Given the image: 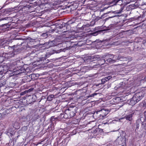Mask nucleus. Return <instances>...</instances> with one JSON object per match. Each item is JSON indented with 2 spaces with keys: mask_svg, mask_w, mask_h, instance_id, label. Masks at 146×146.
Returning <instances> with one entry per match:
<instances>
[{
  "mask_svg": "<svg viewBox=\"0 0 146 146\" xmlns=\"http://www.w3.org/2000/svg\"><path fill=\"white\" fill-rule=\"evenodd\" d=\"M124 0V1H126V0Z\"/></svg>",
  "mask_w": 146,
  "mask_h": 146,
  "instance_id": "f704fd0d",
  "label": "nucleus"
},
{
  "mask_svg": "<svg viewBox=\"0 0 146 146\" xmlns=\"http://www.w3.org/2000/svg\"><path fill=\"white\" fill-rule=\"evenodd\" d=\"M133 114V113H131L129 115H126L124 117V118L127 120L131 121L132 119V117Z\"/></svg>",
  "mask_w": 146,
  "mask_h": 146,
  "instance_id": "9d476101",
  "label": "nucleus"
},
{
  "mask_svg": "<svg viewBox=\"0 0 146 146\" xmlns=\"http://www.w3.org/2000/svg\"><path fill=\"white\" fill-rule=\"evenodd\" d=\"M75 114V113L73 111L69 109L66 110L65 111L64 115H67L68 118H70L73 117Z\"/></svg>",
  "mask_w": 146,
  "mask_h": 146,
  "instance_id": "20e7f679",
  "label": "nucleus"
},
{
  "mask_svg": "<svg viewBox=\"0 0 146 146\" xmlns=\"http://www.w3.org/2000/svg\"><path fill=\"white\" fill-rule=\"evenodd\" d=\"M54 96L53 95H49L47 97V100L48 101H51L52 100V98Z\"/></svg>",
  "mask_w": 146,
  "mask_h": 146,
  "instance_id": "f3484780",
  "label": "nucleus"
},
{
  "mask_svg": "<svg viewBox=\"0 0 146 146\" xmlns=\"http://www.w3.org/2000/svg\"><path fill=\"white\" fill-rule=\"evenodd\" d=\"M144 44L145 45H146V41H145V42L144 43Z\"/></svg>",
  "mask_w": 146,
  "mask_h": 146,
  "instance_id": "2f4dec72",
  "label": "nucleus"
},
{
  "mask_svg": "<svg viewBox=\"0 0 146 146\" xmlns=\"http://www.w3.org/2000/svg\"><path fill=\"white\" fill-rule=\"evenodd\" d=\"M45 55H42V57H41L40 58V60H44V59H45Z\"/></svg>",
  "mask_w": 146,
  "mask_h": 146,
  "instance_id": "4be33fe9",
  "label": "nucleus"
},
{
  "mask_svg": "<svg viewBox=\"0 0 146 146\" xmlns=\"http://www.w3.org/2000/svg\"><path fill=\"white\" fill-rule=\"evenodd\" d=\"M134 96L137 99H139L140 101L144 97V94L143 92H141L136 93Z\"/></svg>",
  "mask_w": 146,
  "mask_h": 146,
  "instance_id": "6e6552de",
  "label": "nucleus"
},
{
  "mask_svg": "<svg viewBox=\"0 0 146 146\" xmlns=\"http://www.w3.org/2000/svg\"><path fill=\"white\" fill-rule=\"evenodd\" d=\"M130 2H129V1H127L126 2V3L125 4H129V3Z\"/></svg>",
  "mask_w": 146,
  "mask_h": 146,
  "instance_id": "c85d7f7f",
  "label": "nucleus"
},
{
  "mask_svg": "<svg viewBox=\"0 0 146 146\" xmlns=\"http://www.w3.org/2000/svg\"><path fill=\"white\" fill-rule=\"evenodd\" d=\"M125 133L123 131L120 133V136L117 137L116 140V141L119 145L121 146H126V138L125 137Z\"/></svg>",
  "mask_w": 146,
  "mask_h": 146,
  "instance_id": "f03ea898",
  "label": "nucleus"
},
{
  "mask_svg": "<svg viewBox=\"0 0 146 146\" xmlns=\"http://www.w3.org/2000/svg\"><path fill=\"white\" fill-rule=\"evenodd\" d=\"M4 54L5 53H4L2 51L0 52V57L3 58H3H4Z\"/></svg>",
  "mask_w": 146,
  "mask_h": 146,
  "instance_id": "6ab92c4d",
  "label": "nucleus"
},
{
  "mask_svg": "<svg viewBox=\"0 0 146 146\" xmlns=\"http://www.w3.org/2000/svg\"><path fill=\"white\" fill-rule=\"evenodd\" d=\"M99 58V57L98 56H96L95 57H94V58L95 59H96V58H97V60H98Z\"/></svg>",
  "mask_w": 146,
  "mask_h": 146,
  "instance_id": "a878e982",
  "label": "nucleus"
},
{
  "mask_svg": "<svg viewBox=\"0 0 146 146\" xmlns=\"http://www.w3.org/2000/svg\"><path fill=\"white\" fill-rule=\"evenodd\" d=\"M41 36L43 38H46L47 37V34L46 33H43L42 35Z\"/></svg>",
  "mask_w": 146,
  "mask_h": 146,
  "instance_id": "a211bd4d",
  "label": "nucleus"
},
{
  "mask_svg": "<svg viewBox=\"0 0 146 146\" xmlns=\"http://www.w3.org/2000/svg\"><path fill=\"white\" fill-rule=\"evenodd\" d=\"M97 94V93H93L89 96H88V97H94Z\"/></svg>",
  "mask_w": 146,
  "mask_h": 146,
  "instance_id": "5701e85b",
  "label": "nucleus"
},
{
  "mask_svg": "<svg viewBox=\"0 0 146 146\" xmlns=\"http://www.w3.org/2000/svg\"><path fill=\"white\" fill-rule=\"evenodd\" d=\"M112 78V77L111 76H108L107 77H106L104 78L106 79V81H108L109 80L111 79Z\"/></svg>",
  "mask_w": 146,
  "mask_h": 146,
  "instance_id": "412c9836",
  "label": "nucleus"
},
{
  "mask_svg": "<svg viewBox=\"0 0 146 146\" xmlns=\"http://www.w3.org/2000/svg\"><path fill=\"white\" fill-rule=\"evenodd\" d=\"M30 8V7L29 5H27L26 6H24L23 7V9L24 10V11L25 10L27 12H29V9Z\"/></svg>",
  "mask_w": 146,
  "mask_h": 146,
  "instance_id": "dca6fc26",
  "label": "nucleus"
},
{
  "mask_svg": "<svg viewBox=\"0 0 146 146\" xmlns=\"http://www.w3.org/2000/svg\"><path fill=\"white\" fill-rule=\"evenodd\" d=\"M139 101V99H137L134 95L131 99L129 104L133 106L135 105Z\"/></svg>",
  "mask_w": 146,
  "mask_h": 146,
  "instance_id": "423d86ee",
  "label": "nucleus"
},
{
  "mask_svg": "<svg viewBox=\"0 0 146 146\" xmlns=\"http://www.w3.org/2000/svg\"><path fill=\"white\" fill-rule=\"evenodd\" d=\"M44 44L45 46H47L49 48L51 46H53L54 44L52 41H50L48 42H47L44 43Z\"/></svg>",
  "mask_w": 146,
  "mask_h": 146,
  "instance_id": "9b49d317",
  "label": "nucleus"
},
{
  "mask_svg": "<svg viewBox=\"0 0 146 146\" xmlns=\"http://www.w3.org/2000/svg\"><path fill=\"white\" fill-rule=\"evenodd\" d=\"M141 123L140 119H138L136 121L135 123L136 125V129H138L139 126V124Z\"/></svg>",
  "mask_w": 146,
  "mask_h": 146,
  "instance_id": "ddd939ff",
  "label": "nucleus"
},
{
  "mask_svg": "<svg viewBox=\"0 0 146 146\" xmlns=\"http://www.w3.org/2000/svg\"><path fill=\"white\" fill-rule=\"evenodd\" d=\"M143 106L144 107H146V103L144 104Z\"/></svg>",
  "mask_w": 146,
  "mask_h": 146,
  "instance_id": "c756f323",
  "label": "nucleus"
},
{
  "mask_svg": "<svg viewBox=\"0 0 146 146\" xmlns=\"http://www.w3.org/2000/svg\"><path fill=\"white\" fill-rule=\"evenodd\" d=\"M145 129L146 130V123L145 124Z\"/></svg>",
  "mask_w": 146,
  "mask_h": 146,
  "instance_id": "72a5a7b5",
  "label": "nucleus"
},
{
  "mask_svg": "<svg viewBox=\"0 0 146 146\" xmlns=\"http://www.w3.org/2000/svg\"><path fill=\"white\" fill-rule=\"evenodd\" d=\"M7 43L8 42L6 40L4 41L3 42H1L0 41V47L2 46L3 44L6 45L7 44H8V43Z\"/></svg>",
  "mask_w": 146,
  "mask_h": 146,
  "instance_id": "2eb2a0df",
  "label": "nucleus"
},
{
  "mask_svg": "<svg viewBox=\"0 0 146 146\" xmlns=\"http://www.w3.org/2000/svg\"><path fill=\"white\" fill-rule=\"evenodd\" d=\"M4 55V58L5 59H8L13 57L14 53L12 52H10L8 53H5Z\"/></svg>",
  "mask_w": 146,
  "mask_h": 146,
  "instance_id": "0eeeda50",
  "label": "nucleus"
},
{
  "mask_svg": "<svg viewBox=\"0 0 146 146\" xmlns=\"http://www.w3.org/2000/svg\"><path fill=\"white\" fill-rule=\"evenodd\" d=\"M1 135H0V141H1Z\"/></svg>",
  "mask_w": 146,
  "mask_h": 146,
  "instance_id": "7c9ffc66",
  "label": "nucleus"
},
{
  "mask_svg": "<svg viewBox=\"0 0 146 146\" xmlns=\"http://www.w3.org/2000/svg\"><path fill=\"white\" fill-rule=\"evenodd\" d=\"M30 101H31V100H30L29 99V101H28V100H27V102H30Z\"/></svg>",
  "mask_w": 146,
  "mask_h": 146,
  "instance_id": "473e14b6",
  "label": "nucleus"
},
{
  "mask_svg": "<svg viewBox=\"0 0 146 146\" xmlns=\"http://www.w3.org/2000/svg\"><path fill=\"white\" fill-rule=\"evenodd\" d=\"M107 81L106 79L105 78H103L101 80V82L102 84H104Z\"/></svg>",
  "mask_w": 146,
  "mask_h": 146,
  "instance_id": "aec40b11",
  "label": "nucleus"
},
{
  "mask_svg": "<svg viewBox=\"0 0 146 146\" xmlns=\"http://www.w3.org/2000/svg\"><path fill=\"white\" fill-rule=\"evenodd\" d=\"M29 40H30V41H31H31H32V42H33V41H34L35 40V39H32V38H30L29 39Z\"/></svg>",
  "mask_w": 146,
  "mask_h": 146,
  "instance_id": "b1692460",
  "label": "nucleus"
},
{
  "mask_svg": "<svg viewBox=\"0 0 146 146\" xmlns=\"http://www.w3.org/2000/svg\"><path fill=\"white\" fill-rule=\"evenodd\" d=\"M36 98V96L35 95H33L32 96H30L28 98V100L29 99V100H31V101H30V102H29V103L30 104H31L32 102H35V98Z\"/></svg>",
  "mask_w": 146,
  "mask_h": 146,
  "instance_id": "1a4fd4ad",
  "label": "nucleus"
},
{
  "mask_svg": "<svg viewBox=\"0 0 146 146\" xmlns=\"http://www.w3.org/2000/svg\"><path fill=\"white\" fill-rule=\"evenodd\" d=\"M97 114L99 113L100 116L102 117H105L108 114V112L106 111L104 109H103L101 110L96 111L95 112Z\"/></svg>",
  "mask_w": 146,
  "mask_h": 146,
  "instance_id": "39448f33",
  "label": "nucleus"
},
{
  "mask_svg": "<svg viewBox=\"0 0 146 146\" xmlns=\"http://www.w3.org/2000/svg\"><path fill=\"white\" fill-rule=\"evenodd\" d=\"M102 58L106 59V60L105 59L103 60L104 62L107 61V62L113 63L116 62V56L112 54H105L102 56Z\"/></svg>",
  "mask_w": 146,
  "mask_h": 146,
  "instance_id": "7ed1b4c3",
  "label": "nucleus"
},
{
  "mask_svg": "<svg viewBox=\"0 0 146 146\" xmlns=\"http://www.w3.org/2000/svg\"><path fill=\"white\" fill-rule=\"evenodd\" d=\"M15 67L17 69L13 72V75H17L24 73L25 71V68L21 66V63L20 60H17L13 63Z\"/></svg>",
  "mask_w": 146,
  "mask_h": 146,
  "instance_id": "f257e3e1",
  "label": "nucleus"
},
{
  "mask_svg": "<svg viewBox=\"0 0 146 146\" xmlns=\"http://www.w3.org/2000/svg\"><path fill=\"white\" fill-rule=\"evenodd\" d=\"M6 20V19H5V18H4V19H0V21H2V20Z\"/></svg>",
  "mask_w": 146,
  "mask_h": 146,
  "instance_id": "cd10ccee",
  "label": "nucleus"
},
{
  "mask_svg": "<svg viewBox=\"0 0 146 146\" xmlns=\"http://www.w3.org/2000/svg\"><path fill=\"white\" fill-rule=\"evenodd\" d=\"M126 58L121 56L120 55H119L117 57H116V61L118 60H120L121 61H124L126 59Z\"/></svg>",
  "mask_w": 146,
  "mask_h": 146,
  "instance_id": "f8f14e48",
  "label": "nucleus"
},
{
  "mask_svg": "<svg viewBox=\"0 0 146 146\" xmlns=\"http://www.w3.org/2000/svg\"><path fill=\"white\" fill-rule=\"evenodd\" d=\"M12 129L11 128H9L8 129L7 131V134L8 135H9V134H10V135H13V132L12 131Z\"/></svg>",
  "mask_w": 146,
  "mask_h": 146,
  "instance_id": "4468645a",
  "label": "nucleus"
},
{
  "mask_svg": "<svg viewBox=\"0 0 146 146\" xmlns=\"http://www.w3.org/2000/svg\"><path fill=\"white\" fill-rule=\"evenodd\" d=\"M101 19V17H97L96 19L95 20H100V19Z\"/></svg>",
  "mask_w": 146,
  "mask_h": 146,
  "instance_id": "393cba45",
  "label": "nucleus"
},
{
  "mask_svg": "<svg viewBox=\"0 0 146 146\" xmlns=\"http://www.w3.org/2000/svg\"><path fill=\"white\" fill-rule=\"evenodd\" d=\"M144 115L146 117V111H145L144 112Z\"/></svg>",
  "mask_w": 146,
  "mask_h": 146,
  "instance_id": "bb28decb",
  "label": "nucleus"
}]
</instances>
